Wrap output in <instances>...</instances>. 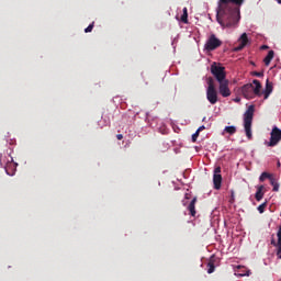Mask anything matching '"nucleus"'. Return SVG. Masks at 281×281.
I'll return each mask as SVG.
<instances>
[{
    "label": "nucleus",
    "mask_w": 281,
    "mask_h": 281,
    "mask_svg": "<svg viewBox=\"0 0 281 281\" xmlns=\"http://www.w3.org/2000/svg\"><path fill=\"white\" fill-rule=\"evenodd\" d=\"M245 0H218L216 21L222 27H234L240 21V7Z\"/></svg>",
    "instance_id": "nucleus-1"
},
{
    "label": "nucleus",
    "mask_w": 281,
    "mask_h": 281,
    "mask_svg": "<svg viewBox=\"0 0 281 281\" xmlns=\"http://www.w3.org/2000/svg\"><path fill=\"white\" fill-rule=\"evenodd\" d=\"M255 85V88H254ZM262 89V85L260 83V81H258V79H255L251 83H247L245 86H243L241 88V93L244 95V98H246V100H254V98H256V95H258V98H260V95H262V92H260V90Z\"/></svg>",
    "instance_id": "nucleus-2"
},
{
    "label": "nucleus",
    "mask_w": 281,
    "mask_h": 281,
    "mask_svg": "<svg viewBox=\"0 0 281 281\" xmlns=\"http://www.w3.org/2000/svg\"><path fill=\"white\" fill-rule=\"evenodd\" d=\"M255 111L256 108L254 105H249L244 114V127L248 139H251V124L254 122Z\"/></svg>",
    "instance_id": "nucleus-3"
},
{
    "label": "nucleus",
    "mask_w": 281,
    "mask_h": 281,
    "mask_svg": "<svg viewBox=\"0 0 281 281\" xmlns=\"http://www.w3.org/2000/svg\"><path fill=\"white\" fill-rule=\"evenodd\" d=\"M207 89H206V99L210 104H216L218 102V92L216 91V87L214 86V79L209 78L207 80Z\"/></svg>",
    "instance_id": "nucleus-4"
},
{
    "label": "nucleus",
    "mask_w": 281,
    "mask_h": 281,
    "mask_svg": "<svg viewBox=\"0 0 281 281\" xmlns=\"http://www.w3.org/2000/svg\"><path fill=\"white\" fill-rule=\"evenodd\" d=\"M211 74L214 76L217 82H222L227 78V72H225V67L217 65L216 63L212 64Z\"/></svg>",
    "instance_id": "nucleus-5"
},
{
    "label": "nucleus",
    "mask_w": 281,
    "mask_h": 281,
    "mask_svg": "<svg viewBox=\"0 0 281 281\" xmlns=\"http://www.w3.org/2000/svg\"><path fill=\"white\" fill-rule=\"evenodd\" d=\"M223 45V41H221L216 35L211 34L204 44L205 52H214V49H218Z\"/></svg>",
    "instance_id": "nucleus-6"
},
{
    "label": "nucleus",
    "mask_w": 281,
    "mask_h": 281,
    "mask_svg": "<svg viewBox=\"0 0 281 281\" xmlns=\"http://www.w3.org/2000/svg\"><path fill=\"white\" fill-rule=\"evenodd\" d=\"M281 142V130L278 126H274L270 133V140L268 146L273 148V146H278Z\"/></svg>",
    "instance_id": "nucleus-7"
},
{
    "label": "nucleus",
    "mask_w": 281,
    "mask_h": 281,
    "mask_svg": "<svg viewBox=\"0 0 281 281\" xmlns=\"http://www.w3.org/2000/svg\"><path fill=\"white\" fill-rule=\"evenodd\" d=\"M220 83V93L223 98H229L232 95V91L229 90V80L224 79L218 81Z\"/></svg>",
    "instance_id": "nucleus-8"
},
{
    "label": "nucleus",
    "mask_w": 281,
    "mask_h": 281,
    "mask_svg": "<svg viewBox=\"0 0 281 281\" xmlns=\"http://www.w3.org/2000/svg\"><path fill=\"white\" fill-rule=\"evenodd\" d=\"M223 183V176H221V167H216L213 176V184L215 190H221Z\"/></svg>",
    "instance_id": "nucleus-9"
},
{
    "label": "nucleus",
    "mask_w": 281,
    "mask_h": 281,
    "mask_svg": "<svg viewBox=\"0 0 281 281\" xmlns=\"http://www.w3.org/2000/svg\"><path fill=\"white\" fill-rule=\"evenodd\" d=\"M239 45L234 48V52H243L245 47H247V43H249V37L247 36V33H243L240 37L238 38Z\"/></svg>",
    "instance_id": "nucleus-10"
},
{
    "label": "nucleus",
    "mask_w": 281,
    "mask_h": 281,
    "mask_svg": "<svg viewBox=\"0 0 281 281\" xmlns=\"http://www.w3.org/2000/svg\"><path fill=\"white\" fill-rule=\"evenodd\" d=\"M271 93H273V83H271L269 79H267L266 89L263 91L265 100H268Z\"/></svg>",
    "instance_id": "nucleus-11"
},
{
    "label": "nucleus",
    "mask_w": 281,
    "mask_h": 281,
    "mask_svg": "<svg viewBox=\"0 0 281 281\" xmlns=\"http://www.w3.org/2000/svg\"><path fill=\"white\" fill-rule=\"evenodd\" d=\"M195 205H196V198H193L188 206V210L191 214V216H196V209H195Z\"/></svg>",
    "instance_id": "nucleus-12"
},
{
    "label": "nucleus",
    "mask_w": 281,
    "mask_h": 281,
    "mask_svg": "<svg viewBox=\"0 0 281 281\" xmlns=\"http://www.w3.org/2000/svg\"><path fill=\"white\" fill-rule=\"evenodd\" d=\"M263 190H265V186H259L257 188V192L255 194L256 201H262V199L265 196V192H262Z\"/></svg>",
    "instance_id": "nucleus-13"
},
{
    "label": "nucleus",
    "mask_w": 281,
    "mask_h": 281,
    "mask_svg": "<svg viewBox=\"0 0 281 281\" xmlns=\"http://www.w3.org/2000/svg\"><path fill=\"white\" fill-rule=\"evenodd\" d=\"M273 56H276V53L273 50H269L268 55L263 59L266 67H269V65H271V61L273 60Z\"/></svg>",
    "instance_id": "nucleus-14"
},
{
    "label": "nucleus",
    "mask_w": 281,
    "mask_h": 281,
    "mask_svg": "<svg viewBox=\"0 0 281 281\" xmlns=\"http://www.w3.org/2000/svg\"><path fill=\"white\" fill-rule=\"evenodd\" d=\"M277 238H278L277 257L279 260H281V231L277 233Z\"/></svg>",
    "instance_id": "nucleus-15"
},
{
    "label": "nucleus",
    "mask_w": 281,
    "mask_h": 281,
    "mask_svg": "<svg viewBox=\"0 0 281 281\" xmlns=\"http://www.w3.org/2000/svg\"><path fill=\"white\" fill-rule=\"evenodd\" d=\"M215 270H216V266L214 263V257H211L207 263V273H214Z\"/></svg>",
    "instance_id": "nucleus-16"
},
{
    "label": "nucleus",
    "mask_w": 281,
    "mask_h": 281,
    "mask_svg": "<svg viewBox=\"0 0 281 281\" xmlns=\"http://www.w3.org/2000/svg\"><path fill=\"white\" fill-rule=\"evenodd\" d=\"M225 133H227L228 135H235L236 133V126L231 125V126H226L223 131V135H225Z\"/></svg>",
    "instance_id": "nucleus-17"
},
{
    "label": "nucleus",
    "mask_w": 281,
    "mask_h": 281,
    "mask_svg": "<svg viewBox=\"0 0 281 281\" xmlns=\"http://www.w3.org/2000/svg\"><path fill=\"white\" fill-rule=\"evenodd\" d=\"M180 21L182 23H188V8L186 7L182 9V15L180 18Z\"/></svg>",
    "instance_id": "nucleus-18"
},
{
    "label": "nucleus",
    "mask_w": 281,
    "mask_h": 281,
    "mask_svg": "<svg viewBox=\"0 0 281 281\" xmlns=\"http://www.w3.org/2000/svg\"><path fill=\"white\" fill-rule=\"evenodd\" d=\"M270 183L273 187L272 191L278 192L280 190V183L276 182V179L271 178Z\"/></svg>",
    "instance_id": "nucleus-19"
},
{
    "label": "nucleus",
    "mask_w": 281,
    "mask_h": 281,
    "mask_svg": "<svg viewBox=\"0 0 281 281\" xmlns=\"http://www.w3.org/2000/svg\"><path fill=\"white\" fill-rule=\"evenodd\" d=\"M266 179H270V180H271V179H272V178H271V175L268 173V172H262L261 176H260V178H259V181L262 182V181H265Z\"/></svg>",
    "instance_id": "nucleus-20"
},
{
    "label": "nucleus",
    "mask_w": 281,
    "mask_h": 281,
    "mask_svg": "<svg viewBox=\"0 0 281 281\" xmlns=\"http://www.w3.org/2000/svg\"><path fill=\"white\" fill-rule=\"evenodd\" d=\"M267 209V202H263L258 206L259 214H265V210Z\"/></svg>",
    "instance_id": "nucleus-21"
},
{
    "label": "nucleus",
    "mask_w": 281,
    "mask_h": 281,
    "mask_svg": "<svg viewBox=\"0 0 281 281\" xmlns=\"http://www.w3.org/2000/svg\"><path fill=\"white\" fill-rule=\"evenodd\" d=\"M94 25H95V22H92L91 24H89V26L85 29L86 34H89V32H93Z\"/></svg>",
    "instance_id": "nucleus-22"
},
{
    "label": "nucleus",
    "mask_w": 281,
    "mask_h": 281,
    "mask_svg": "<svg viewBox=\"0 0 281 281\" xmlns=\"http://www.w3.org/2000/svg\"><path fill=\"white\" fill-rule=\"evenodd\" d=\"M199 135H200V132H195L193 135H192V142H196V139H199Z\"/></svg>",
    "instance_id": "nucleus-23"
},
{
    "label": "nucleus",
    "mask_w": 281,
    "mask_h": 281,
    "mask_svg": "<svg viewBox=\"0 0 281 281\" xmlns=\"http://www.w3.org/2000/svg\"><path fill=\"white\" fill-rule=\"evenodd\" d=\"M201 131H205V125H202L196 130L198 133H201Z\"/></svg>",
    "instance_id": "nucleus-24"
},
{
    "label": "nucleus",
    "mask_w": 281,
    "mask_h": 281,
    "mask_svg": "<svg viewBox=\"0 0 281 281\" xmlns=\"http://www.w3.org/2000/svg\"><path fill=\"white\" fill-rule=\"evenodd\" d=\"M271 245H273V247H277L278 249V241H276V239H271Z\"/></svg>",
    "instance_id": "nucleus-25"
},
{
    "label": "nucleus",
    "mask_w": 281,
    "mask_h": 281,
    "mask_svg": "<svg viewBox=\"0 0 281 281\" xmlns=\"http://www.w3.org/2000/svg\"><path fill=\"white\" fill-rule=\"evenodd\" d=\"M255 76H257V78H262V76H265V74H262V72H255Z\"/></svg>",
    "instance_id": "nucleus-26"
},
{
    "label": "nucleus",
    "mask_w": 281,
    "mask_h": 281,
    "mask_svg": "<svg viewBox=\"0 0 281 281\" xmlns=\"http://www.w3.org/2000/svg\"><path fill=\"white\" fill-rule=\"evenodd\" d=\"M116 139H119V140L124 139V135H122V134H117V135H116Z\"/></svg>",
    "instance_id": "nucleus-27"
},
{
    "label": "nucleus",
    "mask_w": 281,
    "mask_h": 281,
    "mask_svg": "<svg viewBox=\"0 0 281 281\" xmlns=\"http://www.w3.org/2000/svg\"><path fill=\"white\" fill-rule=\"evenodd\" d=\"M277 166H278V168H280V166H281L280 161L277 162Z\"/></svg>",
    "instance_id": "nucleus-28"
},
{
    "label": "nucleus",
    "mask_w": 281,
    "mask_h": 281,
    "mask_svg": "<svg viewBox=\"0 0 281 281\" xmlns=\"http://www.w3.org/2000/svg\"><path fill=\"white\" fill-rule=\"evenodd\" d=\"M280 232H281V225H280V227H279L278 234H280Z\"/></svg>",
    "instance_id": "nucleus-29"
},
{
    "label": "nucleus",
    "mask_w": 281,
    "mask_h": 281,
    "mask_svg": "<svg viewBox=\"0 0 281 281\" xmlns=\"http://www.w3.org/2000/svg\"><path fill=\"white\" fill-rule=\"evenodd\" d=\"M278 3H281V0H277Z\"/></svg>",
    "instance_id": "nucleus-30"
},
{
    "label": "nucleus",
    "mask_w": 281,
    "mask_h": 281,
    "mask_svg": "<svg viewBox=\"0 0 281 281\" xmlns=\"http://www.w3.org/2000/svg\"><path fill=\"white\" fill-rule=\"evenodd\" d=\"M263 49H267V46H262Z\"/></svg>",
    "instance_id": "nucleus-31"
},
{
    "label": "nucleus",
    "mask_w": 281,
    "mask_h": 281,
    "mask_svg": "<svg viewBox=\"0 0 281 281\" xmlns=\"http://www.w3.org/2000/svg\"><path fill=\"white\" fill-rule=\"evenodd\" d=\"M186 199H190V198L188 196V194H186Z\"/></svg>",
    "instance_id": "nucleus-32"
},
{
    "label": "nucleus",
    "mask_w": 281,
    "mask_h": 281,
    "mask_svg": "<svg viewBox=\"0 0 281 281\" xmlns=\"http://www.w3.org/2000/svg\"><path fill=\"white\" fill-rule=\"evenodd\" d=\"M182 203H183V205H186V201H183Z\"/></svg>",
    "instance_id": "nucleus-33"
},
{
    "label": "nucleus",
    "mask_w": 281,
    "mask_h": 281,
    "mask_svg": "<svg viewBox=\"0 0 281 281\" xmlns=\"http://www.w3.org/2000/svg\"><path fill=\"white\" fill-rule=\"evenodd\" d=\"M246 276H249V271L246 273Z\"/></svg>",
    "instance_id": "nucleus-34"
}]
</instances>
